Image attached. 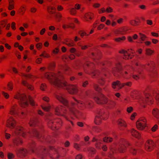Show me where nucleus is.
<instances>
[{"label":"nucleus","instance_id":"a211bd4d","mask_svg":"<svg viewBox=\"0 0 159 159\" xmlns=\"http://www.w3.org/2000/svg\"><path fill=\"white\" fill-rule=\"evenodd\" d=\"M14 145L18 146L22 145L23 142L22 140L19 137H16L13 140Z\"/></svg>","mask_w":159,"mask_h":159},{"label":"nucleus","instance_id":"ddd939ff","mask_svg":"<svg viewBox=\"0 0 159 159\" xmlns=\"http://www.w3.org/2000/svg\"><path fill=\"white\" fill-rule=\"evenodd\" d=\"M118 127L120 130H123L127 126V124L125 120L120 118L117 121Z\"/></svg>","mask_w":159,"mask_h":159},{"label":"nucleus","instance_id":"7ed1b4c3","mask_svg":"<svg viewBox=\"0 0 159 159\" xmlns=\"http://www.w3.org/2000/svg\"><path fill=\"white\" fill-rule=\"evenodd\" d=\"M131 146L132 144L127 140L121 139L119 141V147L117 148V152L119 153L125 152L127 150V148Z\"/></svg>","mask_w":159,"mask_h":159},{"label":"nucleus","instance_id":"39448f33","mask_svg":"<svg viewBox=\"0 0 159 159\" xmlns=\"http://www.w3.org/2000/svg\"><path fill=\"white\" fill-rule=\"evenodd\" d=\"M95 102L98 104H105L108 102L107 98L102 93H100L98 97H94L93 98Z\"/></svg>","mask_w":159,"mask_h":159},{"label":"nucleus","instance_id":"dca6fc26","mask_svg":"<svg viewBox=\"0 0 159 159\" xmlns=\"http://www.w3.org/2000/svg\"><path fill=\"white\" fill-rule=\"evenodd\" d=\"M63 43L69 47H74L75 45L73 41L69 39H64Z\"/></svg>","mask_w":159,"mask_h":159},{"label":"nucleus","instance_id":"79ce46f5","mask_svg":"<svg viewBox=\"0 0 159 159\" xmlns=\"http://www.w3.org/2000/svg\"><path fill=\"white\" fill-rule=\"evenodd\" d=\"M33 135L38 138H40L39 132L35 129H33L32 131Z\"/></svg>","mask_w":159,"mask_h":159},{"label":"nucleus","instance_id":"37998d69","mask_svg":"<svg viewBox=\"0 0 159 159\" xmlns=\"http://www.w3.org/2000/svg\"><path fill=\"white\" fill-rule=\"evenodd\" d=\"M35 147V144L34 142H32L30 145L29 147L30 149V151L31 153H33L34 151V149Z\"/></svg>","mask_w":159,"mask_h":159},{"label":"nucleus","instance_id":"680f3d73","mask_svg":"<svg viewBox=\"0 0 159 159\" xmlns=\"http://www.w3.org/2000/svg\"><path fill=\"white\" fill-rule=\"evenodd\" d=\"M46 87H47L46 84H42L40 86V89L42 91H44L45 90Z\"/></svg>","mask_w":159,"mask_h":159},{"label":"nucleus","instance_id":"8fccbe9b","mask_svg":"<svg viewBox=\"0 0 159 159\" xmlns=\"http://www.w3.org/2000/svg\"><path fill=\"white\" fill-rule=\"evenodd\" d=\"M28 99L30 101V105L32 106H34L35 103L32 98L30 96H28Z\"/></svg>","mask_w":159,"mask_h":159},{"label":"nucleus","instance_id":"c03bdc74","mask_svg":"<svg viewBox=\"0 0 159 159\" xmlns=\"http://www.w3.org/2000/svg\"><path fill=\"white\" fill-rule=\"evenodd\" d=\"M62 28L64 29L70 28L74 29L75 28V26L73 24H71L70 25L65 24L63 25Z\"/></svg>","mask_w":159,"mask_h":159},{"label":"nucleus","instance_id":"c756f323","mask_svg":"<svg viewBox=\"0 0 159 159\" xmlns=\"http://www.w3.org/2000/svg\"><path fill=\"white\" fill-rule=\"evenodd\" d=\"M26 11V6L25 5H23L20 7L18 11L19 13L21 15H23Z\"/></svg>","mask_w":159,"mask_h":159},{"label":"nucleus","instance_id":"338daca9","mask_svg":"<svg viewBox=\"0 0 159 159\" xmlns=\"http://www.w3.org/2000/svg\"><path fill=\"white\" fill-rule=\"evenodd\" d=\"M55 16L56 17L59 19V21L60 20L61 18L62 17V15L59 12H58L56 13V14L55 15Z\"/></svg>","mask_w":159,"mask_h":159},{"label":"nucleus","instance_id":"49530a36","mask_svg":"<svg viewBox=\"0 0 159 159\" xmlns=\"http://www.w3.org/2000/svg\"><path fill=\"white\" fill-rule=\"evenodd\" d=\"M129 151L133 155H136L137 153V150L134 148L130 147L129 149Z\"/></svg>","mask_w":159,"mask_h":159},{"label":"nucleus","instance_id":"09e8293b","mask_svg":"<svg viewBox=\"0 0 159 159\" xmlns=\"http://www.w3.org/2000/svg\"><path fill=\"white\" fill-rule=\"evenodd\" d=\"M123 35L126 34V32L128 31V28L126 27H123L120 28Z\"/></svg>","mask_w":159,"mask_h":159},{"label":"nucleus","instance_id":"c85d7f7f","mask_svg":"<svg viewBox=\"0 0 159 159\" xmlns=\"http://www.w3.org/2000/svg\"><path fill=\"white\" fill-rule=\"evenodd\" d=\"M126 69V70L125 71L124 73L122 72H121L120 74L123 76H126L127 75L130 73V70L131 69V67L129 66H127Z\"/></svg>","mask_w":159,"mask_h":159},{"label":"nucleus","instance_id":"58836bf2","mask_svg":"<svg viewBox=\"0 0 159 159\" xmlns=\"http://www.w3.org/2000/svg\"><path fill=\"white\" fill-rule=\"evenodd\" d=\"M126 39V37L123 36L121 37H119L114 39L115 42L118 43L122 42Z\"/></svg>","mask_w":159,"mask_h":159},{"label":"nucleus","instance_id":"f8f14e48","mask_svg":"<svg viewBox=\"0 0 159 159\" xmlns=\"http://www.w3.org/2000/svg\"><path fill=\"white\" fill-rule=\"evenodd\" d=\"M145 149L148 152H150L153 149L154 143L151 140L147 141L145 143Z\"/></svg>","mask_w":159,"mask_h":159},{"label":"nucleus","instance_id":"0eeeda50","mask_svg":"<svg viewBox=\"0 0 159 159\" xmlns=\"http://www.w3.org/2000/svg\"><path fill=\"white\" fill-rule=\"evenodd\" d=\"M75 104L73 102H71L70 105L67 107L70 113L76 116H77L80 115V113L79 111L75 108L74 107Z\"/></svg>","mask_w":159,"mask_h":159},{"label":"nucleus","instance_id":"f03ea898","mask_svg":"<svg viewBox=\"0 0 159 159\" xmlns=\"http://www.w3.org/2000/svg\"><path fill=\"white\" fill-rule=\"evenodd\" d=\"M14 98L19 100V103L21 107L25 108L29 106L28 99L24 94H20L17 92L15 95Z\"/></svg>","mask_w":159,"mask_h":159},{"label":"nucleus","instance_id":"4d7b16f0","mask_svg":"<svg viewBox=\"0 0 159 159\" xmlns=\"http://www.w3.org/2000/svg\"><path fill=\"white\" fill-rule=\"evenodd\" d=\"M78 34L80 35L82 38H83L84 36H88L89 35V34H87L86 32H83L81 30L79 31Z\"/></svg>","mask_w":159,"mask_h":159},{"label":"nucleus","instance_id":"9b49d317","mask_svg":"<svg viewBox=\"0 0 159 159\" xmlns=\"http://www.w3.org/2000/svg\"><path fill=\"white\" fill-rule=\"evenodd\" d=\"M50 150L49 153H50V157L53 159H57L58 158L59 155L57 150L52 147H49Z\"/></svg>","mask_w":159,"mask_h":159},{"label":"nucleus","instance_id":"9d476101","mask_svg":"<svg viewBox=\"0 0 159 159\" xmlns=\"http://www.w3.org/2000/svg\"><path fill=\"white\" fill-rule=\"evenodd\" d=\"M66 89L68 92L71 94H76L78 92L77 87L75 85H69Z\"/></svg>","mask_w":159,"mask_h":159},{"label":"nucleus","instance_id":"c9c22d12","mask_svg":"<svg viewBox=\"0 0 159 159\" xmlns=\"http://www.w3.org/2000/svg\"><path fill=\"white\" fill-rule=\"evenodd\" d=\"M77 105L82 109H83L86 108V103L82 101H80L78 103H77Z\"/></svg>","mask_w":159,"mask_h":159},{"label":"nucleus","instance_id":"4468645a","mask_svg":"<svg viewBox=\"0 0 159 159\" xmlns=\"http://www.w3.org/2000/svg\"><path fill=\"white\" fill-rule=\"evenodd\" d=\"M16 122L12 117L9 118L7 121L6 126L11 129H13L16 125Z\"/></svg>","mask_w":159,"mask_h":159},{"label":"nucleus","instance_id":"de8ad7c7","mask_svg":"<svg viewBox=\"0 0 159 159\" xmlns=\"http://www.w3.org/2000/svg\"><path fill=\"white\" fill-rule=\"evenodd\" d=\"M146 66L143 65L142 66L143 68H144ZM146 66H150L151 68L149 69V70L150 71H152L154 69V64L153 62H152L148 64Z\"/></svg>","mask_w":159,"mask_h":159},{"label":"nucleus","instance_id":"f3484780","mask_svg":"<svg viewBox=\"0 0 159 159\" xmlns=\"http://www.w3.org/2000/svg\"><path fill=\"white\" fill-rule=\"evenodd\" d=\"M29 124L31 127H35L38 125L39 121L37 118H32L30 119Z\"/></svg>","mask_w":159,"mask_h":159},{"label":"nucleus","instance_id":"393cba45","mask_svg":"<svg viewBox=\"0 0 159 159\" xmlns=\"http://www.w3.org/2000/svg\"><path fill=\"white\" fill-rule=\"evenodd\" d=\"M152 114L155 117L158 118L159 117V110L157 108H154L152 110Z\"/></svg>","mask_w":159,"mask_h":159},{"label":"nucleus","instance_id":"a18cd8bd","mask_svg":"<svg viewBox=\"0 0 159 159\" xmlns=\"http://www.w3.org/2000/svg\"><path fill=\"white\" fill-rule=\"evenodd\" d=\"M103 140L107 143L111 142L113 141V139L110 137H105L103 138Z\"/></svg>","mask_w":159,"mask_h":159},{"label":"nucleus","instance_id":"72a5a7b5","mask_svg":"<svg viewBox=\"0 0 159 159\" xmlns=\"http://www.w3.org/2000/svg\"><path fill=\"white\" fill-rule=\"evenodd\" d=\"M139 34L140 37L139 39H140V40H139V41L140 42V43H143V41L145 40L147 38V37L145 34L141 33H139Z\"/></svg>","mask_w":159,"mask_h":159},{"label":"nucleus","instance_id":"bf43d9fd","mask_svg":"<svg viewBox=\"0 0 159 159\" xmlns=\"http://www.w3.org/2000/svg\"><path fill=\"white\" fill-rule=\"evenodd\" d=\"M114 33L115 34H116V35L118 34H121L123 35L121 31V30L120 28H119L118 29H116L114 30Z\"/></svg>","mask_w":159,"mask_h":159},{"label":"nucleus","instance_id":"bb28decb","mask_svg":"<svg viewBox=\"0 0 159 159\" xmlns=\"http://www.w3.org/2000/svg\"><path fill=\"white\" fill-rule=\"evenodd\" d=\"M93 17V14L91 12H88L85 14V19L87 21H89V20H91Z\"/></svg>","mask_w":159,"mask_h":159},{"label":"nucleus","instance_id":"0e129e2a","mask_svg":"<svg viewBox=\"0 0 159 159\" xmlns=\"http://www.w3.org/2000/svg\"><path fill=\"white\" fill-rule=\"evenodd\" d=\"M106 11L108 13H111L113 11V9L111 7H108L106 9Z\"/></svg>","mask_w":159,"mask_h":159},{"label":"nucleus","instance_id":"473e14b6","mask_svg":"<svg viewBox=\"0 0 159 159\" xmlns=\"http://www.w3.org/2000/svg\"><path fill=\"white\" fill-rule=\"evenodd\" d=\"M102 118L98 116H96L94 120L95 123L96 125H99L101 123Z\"/></svg>","mask_w":159,"mask_h":159},{"label":"nucleus","instance_id":"aec40b11","mask_svg":"<svg viewBox=\"0 0 159 159\" xmlns=\"http://www.w3.org/2000/svg\"><path fill=\"white\" fill-rule=\"evenodd\" d=\"M24 129L23 127L19 126H17L16 129L15 131V133L17 135H21L23 136H24V134L23 133Z\"/></svg>","mask_w":159,"mask_h":159},{"label":"nucleus","instance_id":"e433bc0d","mask_svg":"<svg viewBox=\"0 0 159 159\" xmlns=\"http://www.w3.org/2000/svg\"><path fill=\"white\" fill-rule=\"evenodd\" d=\"M120 84V81L119 80H116L115 81H113L112 82L111 84V86L112 88L115 89L116 88V86H117L119 87V85Z\"/></svg>","mask_w":159,"mask_h":159},{"label":"nucleus","instance_id":"4c0bfd02","mask_svg":"<svg viewBox=\"0 0 159 159\" xmlns=\"http://www.w3.org/2000/svg\"><path fill=\"white\" fill-rule=\"evenodd\" d=\"M94 89L98 92H101L102 91V89L99 86L96 84H93V85Z\"/></svg>","mask_w":159,"mask_h":159},{"label":"nucleus","instance_id":"2eb2a0df","mask_svg":"<svg viewBox=\"0 0 159 159\" xmlns=\"http://www.w3.org/2000/svg\"><path fill=\"white\" fill-rule=\"evenodd\" d=\"M27 151L26 149L23 148L20 149L17 152V155L21 158L25 157L27 153Z\"/></svg>","mask_w":159,"mask_h":159},{"label":"nucleus","instance_id":"3c124183","mask_svg":"<svg viewBox=\"0 0 159 159\" xmlns=\"http://www.w3.org/2000/svg\"><path fill=\"white\" fill-rule=\"evenodd\" d=\"M95 53L92 52L90 56L92 58L94 59H99L101 58L100 57L95 56Z\"/></svg>","mask_w":159,"mask_h":159},{"label":"nucleus","instance_id":"a19ab883","mask_svg":"<svg viewBox=\"0 0 159 159\" xmlns=\"http://www.w3.org/2000/svg\"><path fill=\"white\" fill-rule=\"evenodd\" d=\"M100 72L98 70H94L93 71L90 72L89 74L92 75V77L94 78L95 76L98 75L100 74Z\"/></svg>","mask_w":159,"mask_h":159},{"label":"nucleus","instance_id":"f704fd0d","mask_svg":"<svg viewBox=\"0 0 159 159\" xmlns=\"http://www.w3.org/2000/svg\"><path fill=\"white\" fill-rule=\"evenodd\" d=\"M77 105L82 109H83L86 108V103L82 101H80L78 103H77Z\"/></svg>","mask_w":159,"mask_h":159},{"label":"nucleus","instance_id":"e2e57ef3","mask_svg":"<svg viewBox=\"0 0 159 159\" xmlns=\"http://www.w3.org/2000/svg\"><path fill=\"white\" fill-rule=\"evenodd\" d=\"M25 76L26 77L29 79H33L36 78L35 76L32 75L31 74H26V75Z\"/></svg>","mask_w":159,"mask_h":159},{"label":"nucleus","instance_id":"6e6d98bb","mask_svg":"<svg viewBox=\"0 0 159 159\" xmlns=\"http://www.w3.org/2000/svg\"><path fill=\"white\" fill-rule=\"evenodd\" d=\"M70 12L71 15H75L76 14L77 11L74 8H72L70 9Z\"/></svg>","mask_w":159,"mask_h":159},{"label":"nucleus","instance_id":"13d9d810","mask_svg":"<svg viewBox=\"0 0 159 159\" xmlns=\"http://www.w3.org/2000/svg\"><path fill=\"white\" fill-rule=\"evenodd\" d=\"M138 21L135 20H131L130 21V24L132 25L136 26L138 25Z\"/></svg>","mask_w":159,"mask_h":159},{"label":"nucleus","instance_id":"603ef678","mask_svg":"<svg viewBox=\"0 0 159 159\" xmlns=\"http://www.w3.org/2000/svg\"><path fill=\"white\" fill-rule=\"evenodd\" d=\"M85 65L89 68H93L94 66V64L91 62H88L85 63Z\"/></svg>","mask_w":159,"mask_h":159},{"label":"nucleus","instance_id":"7c9ffc66","mask_svg":"<svg viewBox=\"0 0 159 159\" xmlns=\"http://www.w3.org/2000/svg\"><path fill=\"white\" fill-rule=\"evenodd\" d=\"M134 57V55L132 54L129 53L127 52L125 53V56L123 57L124 59L125 60L130 59L133 58Z\"/></svg>","mask_w":159,"mask_h":159},{"label":"nucleus","instance_id":"864d4df0","mask_svg":"<svg viewBox=\"0 0 159 159\" xmlns=\"http://www.w3.org/2000/svg\"><path fill=\"white\" fill-rule=\"evenodd\" d=\"M67 112V111L66 109H63V108H62V112H61V113H62L61 114H62V115H61V116H64L66 118V119L67 120H68V118H67V117H66V114Z\"/></svg>","mask_w":159,"mask_h":159},{"label":"nucleus","instance_id":"423d86ee","mask_svg":"<svg viewBox=\"0 0 159 159\" xmlns=\"http://www.w3.org/2000/svg\"><path fill=\"white\" fill-rule=\"evenodd\" d=\"M147 123L146 119L144 117H141L136 122V127L139 130H143L146 127Z\"/></svg>","mask_w":159,"mask_h":159},{"label":"nucleus","instance_id":"ea45409f","mask_svg":"<svg viewBox=\"0 0 159 159\" xmlns=\"http://www.w3.org/2000/svg\"><path fill=\"white\" fill-rule=\"evenodd\" d=\"M7 89L9 91H12L13 88V84L12 82L10 81L8 82L7 84Z\"/></svg>","mask_w":159,"mask_h":159},{"label":"nucleus","instance_id":"774afa93","mask_svg":"<svg viewBox=\"0 0 159 159\" xmlns=\"http://www.w3.org/2000/svg\"><path fill=\"white\" fill-rule=\"evenodd\" d=\"M101 143L99 142H97L95 144L96 148L98 149H100L101 146Z\"/></svg>","mask_w":159,"mask_h":159},{"label":"nucleus","instance_id":"412c9836","mask_svg":"<svg viewBox=\"0 0 159 159\" xmlns=\"http://www.w3.org/2000/svg\"><path fill=\"white\" fill-rule=\"evenodd\" d=\"M131 135L136 138H140L141 137L140 134L134 129L131 130Z\"/></svg>","mask_w":159,"mask_h":159},{"label":"nucleus","instance_id":"4be33fe9","mask_svg":"<svg viewBox=\"0 0 159 159\" xmlns=\"http://www.w3.org/2000/svg\"><path fill=\"white\" fill-rule=\"evenodd\" d=\"M7 23V20H2L0 22V34H2V30L5 27Z\"/></svg>","mask_w":159,"mask_h":159},{"label":"nucleus","instance_id":"5701e85b","mask_svg":"<svg viewBox=\"0 0 159 159\" xmlns=\"http://www.w3.org/2000/svg\"><path fill=\"white\" fill-rule=\"evenodd\" d=\"M138 36L136 34H134L132 37L129 36L127 37L128 41L129 42L132 43H134V42L133 40H136L138 39Z\"/></svg>","mask_w":159,"mask_h":159},{"label":"nucleus","instance_id":"f257e3e1","mask_svg":"<svg viewBox=\"0 0 159 159\" xmlns=\"http://www.w3.org/2000/svg\"><path fill=\"white\" fill-rule=\"evenodd\" d=\"M44 76L49 80L51 84L54 85L57 88H61L66 86L67 85V83L66 81L59 80L57 78L56 75L53 73H46Z\"/></svg>","mask_w":159,"mask_h":159},{"label":"nucleus","instance_id":"1a4fd4ad","mask_svg":"<svg viewBox=\"0 0 159 159\" xmlns=\"http://www.w3.org/2000/svg\"><path fill=\"white\" fill-rule=\"evenodd\" d=\"M55 97L64 106L66 107H68L69 102L68 100L64 97L61 94H57L55 95Z\"/></svg>","mask_w":159,"mask_h":159},{"label":"nucleus","instance_id":"052dcab7","mask_svg":"<svg viewBox=\"0 0 159 159\" xmlns=\"http://www.w3.org/2000/svg\"><path fill=\"white\" fill-rule=\"evenodd\" d=\"M7 156L8 159H13L15 157V156L14 154L11 153H8Z\"/></svg>","mask_w":159,"mask_h":159},{"label":"nucleus","instance_id":"69168bd1","mask_svg":"<svg viewBox=\"0 0 159 159\" xmlns=\"http://www.w3.org/2000/svg\"><path fill=\"white\" fill-rule=\"evenodd\" d=\"M36 46L37 49L40 50L42 48V44L41 43H39L36 44Z\"/></svg>","mask_w":159,"mask_h":159},{"label":"nucleus","instance_id":"6e6552de","mask_svg":"<svg viewBox=\"0 0 159 159\" xmlns=\"http://www.w3.org/2000/svg\"><path fill=\"white\" fill-rule=\"evenodd\" d=\"M123 69L121 63L120 62H118L116 64V67L112 68V72L115 76H117L118 74L117 73H120Z\"/></svg>","mask_w":159,"mask_h":159},{"label":"nucleus","instance_id":"2f4dec72","mask_svg":"<svg viewBox=\"0 0 159 159\" xmlns=\"http://www.w3.org/2000/svg\"><path fill=\"white\" fill-rule=\"evenodd\" d=\"M154 52V50H152L150 48H147L145 50V54L148 56H151L153 55Z\"/></svg>","mask_w":159,"mask_h":159},{"label":"nucleus","instance_id":"b1692460","mask_svg":"<svg viewBox=\"0 0 159 159\" xmlns=\"http://www.w3.org/2000/svg\"><path fill=\"white\" fill-rule=\"evenodd\" d=\"M62 108L63 107L62 106L56 107L55 110V114L58 116H61V115H62L61 114Z\"/></svg>","mask_w":159,"mask_h":159},{"label":"nucleus","instance_id":"20e7f679","mask_svg":"<svg viewBox=\"0 0 159 159\" xmlns=\"http://www.w3.org/2000/svg\"><path fill=\"white\" fill-rule=\"evenodd\" d=\"M62 123L61 120L60 119L49 120L48 123V127L53 130H57L61 126Z\"/></svg>","mask_w":159,"mask_h":159},{"label":"nucleus","instance_id":"cd10ccee","mask_svg":"<svg viewBox=\"0 0 159 159\" xmlns=\"http://www.w3.org/2000/svg\"><path fill=\"white\" fill-rule=\"evenodd\" d=\"M56 11V8L53 7L49 6L47 7V11L50 14H52L55 13Z\"/></svg>","mask_w":159,"mask_h":159},{"label":"nucleus","instance_id":"6ab92c4d","mask_svg":"<svg viewBox=\"0 0 159 159\" xmlns=\"http://www.w3.org/2000/svg\"><path fill=\"white\" fill-rule=\"evenodd\" d=\"M17 109V105L14 104L10 108L9 113L11 115H15L17 114L16 110Z\"/></svg>","mask_w":159,"mask_h":159},{"label":"nucleus","instance_id":"a878e982","mask_svg":"<svg viewBox=\"0 0 159 159\" xmlns=\"http://www.w3.org/2000/svg\"><path fill=\"white\" fill-rule=\"evenodd\" d=\"M8 9L9 10H11L15 8V2L14 0H8Z\"/></svg>","mask_w":159,"mask_h":159},{"label":"nucleus","instance_id":"5fc2aeb1","mask_svg":"<svg viewBox=\"0 0 159 159\" xmlns=\"http://www.w3.org/2000/svg\"><path fill=\"white\" fill-rule=\"evenodd\" d=\"M40 57H45L49 58L50 57V55L46 53L45 51H44L39 56Z\"/></svg>","mask_w":159,"mask_h":159}]
</instances>
